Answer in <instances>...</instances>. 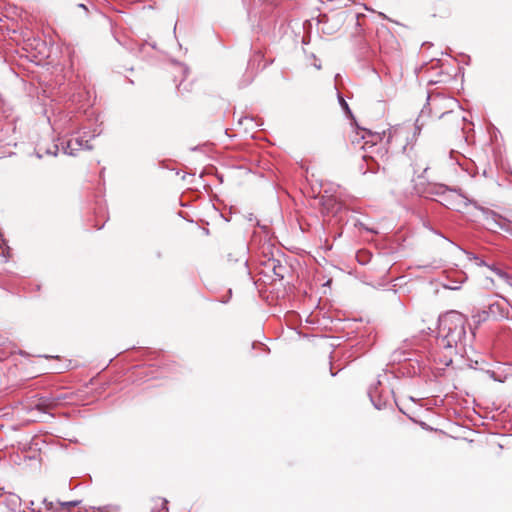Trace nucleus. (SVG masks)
Returning a JSON list of instances; mask_svg holds the SVG:
<instances>
[{"label": "nucleus", "mask_w": 512, "mask_h": 512, "mask_svg": "<svg viewBox=\"0 0 512 512\" xmlns=\"http://www.w3.org/2000/svg\"><path fill=\"white\" fill-rule=\"evenodd\" d=\"M338 101L341 108L345 111L346 115L352 117V111L350 110L348 103L340 94H338Z\"/></svg>", "instance_id": "obj_11"}, {"label": "nucleus", "mask_w": 512, "mask_h": 512, "mask_svg": "<svg viewBox=\"0 0 512 512\" xmlns=\"http://www.w3.org/2000/svg\"><path fill=\"white\" fill-rule=\"evenodd\" d=\"M78 6H79L80 8H83V9L87 10V8H86V6H85L84 4H79Z\"/></svg>", "instance_id": "obj_22"}, {"label": "nucleus", "mask_w": 512, "mask_h": 512, "mask_svg": "<svg viewBox=\"0 0 512 512\" xmlns=\"http://www.w3.org/2000/svg\"><path fill=\"white\" fill-rule=\"evenodd\" d=\"M369 396H370V398H371V400H372V399H373V396H372V392H371V391L369 392Z\"/></svg>", "instance_id": "obj_25"}, {"label": "nucleus", "mask_w": 512, "mask_h": 512, "mask_svg": "<svg viewBox=\"0 0 512 512\" xmlns=\"http://www.w3.org/2000/svg\"><path fill=\"white\" fill-rule=\"evenodd\" d=\"M458 106V102L455 98L444 97L440 94L427 95V104L422 108L419 117L416 120V128L419 129L420 119L426 114L430 115L433 111L435 116L442 118L447 114L453 113V107Z\"/></svg>", "instance_id": "obj_3"}, {"label": "nucleus", "mask_w": 512, "mask_h": 512, "mask_svg": "<svg viewBox=\"0 0 512 512\" xmlns=\"http://www.w3.org/2000/svg\"><path fill=\"white\" fill-rule=\"evenodd\" d=\"M393 356H394V360L400 361L402 356H404V352H402L400 349L399 350H395L394 353H393Z\"/></svg>", "instance_id": "obj_14"}, {"label": "nucleus", "mask_w": 512, "mask_h": 512, "mask_svg": "<svg viewBox=\"0 0 512 512\" xmlns=\"http://www.w3.org/2000/svg\"><path fill=\"white\" fill-rule=\"evenodd\" d=\"M181 85H182V83L177 86V90L179 93H181Z\"/></svg>", "instance_id": "obj_23"}, {"label": "nucleus", "mask_w": 512, "mask_h": 512, "mask_svg": "<svg viewBox=\"0 0 512 512\" xmlns=\"http://www.w3.org/2000/svg\"><path fill=\"white\" fill-rule=\"evenodd\" d=\"M76 502H60L59 505L62 507V508H69V507H74L76 506Z\"/></svg>", "instance_id": "obj_15"}, {"label": "nucleus", "mask_w": 512, "mask_h": 512, "mask_svg": "<svg viewBox=\"0 0 512 512\" xmlns=\"http://www.w3.org/2000/svg\"><path fill=\"white\" fill-rule=\"evenodd\" d=\"M485 221L490 228H499L512 236V221L504 216L494 211H489L485 214Z\"/></svg>", "instance_id": "obj_5"}, {"label": "nucleus", "mask_w": 512, "mask_h": 512, "mask_svg": "<svg viewBox=\"0 0 512 512\" xmlns=\"http://www.w3.org/2000/svg\"><path fill=\"white\" fill-rule=\"evenodd\" d=\"M357 135H360V139L363 140L361 149L364 150L365 154L362 156V160H375L376 157L383 158L387 155L388 149L383 145V139L386 132H372L371 130L358 127Z\"/></svg>", "instance_id": "obj_2"}, {"label": "nucleus", "mask_w": 512, "mask_h": 512, "mask_svg": "<svg viewBox=\"0 0 512 512\" xmlns=\"http://www.w3.org/2000/svg\"><path fill=\"white\" fill-rule=\"evenodd\" d=\"M437 194L441 197L439 202L449 209L461 211L468 206L467 197L455 189L440 186Z\"/></svg>", "instance_id": "obj_4"}, {"label": "nucleus", "mask_w": 512, "mask_h": 512, "mask_svg": "<svg viewBox=\"0 0 512 512\" xmlns=\"http://www.w3.org/2000/svg\"><path fill=\"white\" fill-rule=\"evenodd\" d=\"M330 201H331V202H332V201H333V202H336V199L333 197Z\"/></svg>", "instance_id": "obj_26"}, {"label": "nucleus", "mask_w": 512, "mask_h": 512, "mask_svg": "<svg viewBox=\"0 0 512 512\" xmlns=\"http://www.w3.org/2000/svg\"><path fill=\"white\" fill-rule=\"evenodd\" d=\"M469 150L470 146L467 142V138H465L464 141L459 144L457 149L450 150V158L452 160H458L459 157H463L464 160L471 161V157L468 156Z\"/></svg>", "instance_id": "obj_8"}, {"label": "nucleus", "mask_w": 512, "mask_h": 512, "mask_svg": "<svg viewBox=\"0 0 512 512\" xmlns=\"http://www.w3.org/2000/svg\"><path fill=\"white\" fill-rule=\"evenodd\" d=\"M402 149H403V154L406 157L411 158L413 156L412 155L413 146H409V143H406L405 145H403Z\"/></svg>", "instance_id": "obj_13"}, {"label": "nucleus", "mask_w": 512, "mask_h": 512, "mask_svg": "<svg viewBox=\"0 0 512 512\" xmlns=\"http://www.w3.org/2000/svg\"><path fill=\"white\" fill-rule=\"evenodd\" d=\"M466 317L458 311H449L439 318L438 346L447 351L441 362L449 365L452 355L464 352Z\"/></svg>", "instance_id": "obj_1"}, {"label": "nucleus", "mask_w": 512, "mask_h": 512, "mask_svg": "<svg viewBox=\"0 0 512 512\" xmlns=\"http://www.w3.org/2000/svg\"><path fill=\"white\" fill-rule=\"evenodd\" d=\"M483 174H484V176H487V171L485 168L483 169Z\"/></svg>", "instance_id": "obj_24"}, {"label": "nucleus", "mask_w": 512, "mask_h": 512, "mask_svg": "<svg viewBox=\"0 0 512 512\" xmlns=\"http://www.w3.org/2000/svg\"><path fill=\"white\" fill-rule=\"evenodd\" d=\"M101 132H102V130H96V129H95V130L93 131V134L91 135V137H92V138H93V137H96V136L100 135V134H101Z\"/></svg>", "instance_id": "obj_19"}, {"label": "nucleus", "mask_w": 512, "mask_h": 512, "mask_svg": "<svg viewBox=\"0 0 512 512\" xmlns=\"http://www.w3.org/2000/svg\"><path fill=\"white\" fill-rule=\"evenodd\" d=\"M459 164V166L462 168V169H465V170H468V164H471L472 162H468V161H465V162H457Z\"/></svg>", "instance_id": "obj_16"}, {"label": "nucleus", "mask_w": 512, "mask_h": 512, "mask_svg": "<svg viewBox=\"0 0 512 512\" xmlns=\"http://www.w3.org/2000/svg\"><path fill=\"white\" fill-rule=\"evenodd\" d=\"M466 279V276L465 275H462L461 276V280H460V283L464 282V280Z\"/></svg>", "instance_id": "obj_21"}, {"label": "nucleus", "mask_w": 512, "mask_h": 512, "mask_svg": "<svg viewBox=\"0 0 512 512\" xmlns=\"http://www.w3.org/2000/svg\"><path fill=\"white\" fill-rule=\"evenodd\" d=\"M53 148H54V150H55L54 152H52L51 150H47V153H48V154H51V155H53V156H57V155H58V154H57V151L59 150V147H58L57 145H54V146H53Z\"/></svg>", "instance_id": "obj_17"}, {"label": "nucleus", "mask_w": 512, "mask_h": 512, "mask_svg": "<svg viewBox=\"0 0 512 512\" xmlns=\"http://www.w3.org/2000/svg\"><path fill=\"white\" fill-rule=\"evenodd\" d=\"M460 252L466 256L467 260L474 261L477 266H486L485 261L481 260L479 257H477L475 254L471 252H467L465 250H460Z\"/></svg>", "instance_id": "obj_10"}, {"label": "nucleus", "mask_w": 512, "mask_h": 512, "mask_svg": "<svg viewBox=\"0 0 512 512\" xmlns=\"http://www.w3.org/2000/svg\"><path fill=\"white\" fill-rule=\"evenodd\" d=\"M244 123H249L250 124V127H246V129L253 128L254 126H258L257 123H254V118L250 117V116H244V117H241L238 120V124L239 125H243Z\"/></svg>", "instance_id": "obj_12"}, {"label": "nucleus", "mask_w": 512, "mask_h": 512, "mask_svg": "<svg viewBox=\"0 0 512 512\" xmlns=\"http://www.w3.org/2000/svg\"><path fill=\"white\" fill-rule=\"evenodd\" d=\"M446 287L449 289H452V290L459 289V286H457V285H446Z\"/></svg>", "instance_id": "obj_20"}, {"label": "nucleus", "mask_w": 512, "mask_h": 512, "mask_svg": "<svg viewBox=\"0 0 512 512\" xmlns=\"http://www.w3.org/2000/svg\"><path fill=\"white\" fill-rule=\"evenodd\" d=\"M409 134V131L402 127L389 129L386 143L401 145L404 141L408 140Z\"/></svg>", "instance_id": "obj_7"}, {"label": "nucleus", "mask_w": 512, "mask_h": 512, "mask_svg": "<svg viewBox=\"0 0 512 512\" xmlns=\"http://www.w3.org/2000/svg\"><path fill=\"white\" fill-rule=\"evenodd\" d=\"M146 45H150L153 49H155V48H156V44L143 43V44H141V46H140V51H142Z\"/></svg>", "instance_id": "obj_18"}, {"label": "nucleus", "mask_w": 512, "mask_h": 512, "mask_svg": "<svg viewBox=\"0 0 512 512\" xmlns=\"http://www.w3.org/2000/svg\"><path fill=\"white\" fill-rule=\"evenodd\" d=\"M496 275H498L501 279H503L509 286L512 287V276L504 272L503 270L496 268L494 266H488Z\"/></svg>", "instance_id": "obj_9"}, {"label": "nucleus", "mask_w": 512, "mask_h": 512, "mask_svg": "<svg viewBox=\"0 0 512 512\" xmlns=\"http://www.w3.org/2000/svg\"><path fill=\"white\" fill-rule=\"evenodd\" d=\"M62 151L64 155L67 156H77L75 151L81 150L83 148L90 149L91 147L88 145V140H83V138H72L66 142V144L61 143Z\"/></svg>", "instance_id": "obj_6"}]
</instances>
